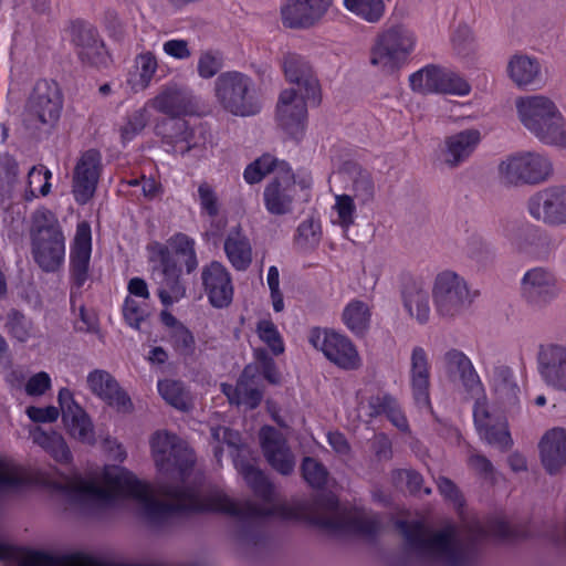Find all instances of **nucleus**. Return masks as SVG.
<instances>
[{
	"instance_id": "obj_2",
	"label": "nucleus",
	"mask_w": 566,
	"mask_h": 566,
	"mask_svg": "<svg viewBox=\"0 0 566 566\" xmlns=\"http://www.w3.org/2000/svg\"><path fill=\"white\" fill-rule=\"evenodd\" d=\"M397 527L409 549L421 557L443 566H465L472 554V542L485 538L489 534L505 537L509 525L496 522L486 530L480 523H473L462 535L455 527L432 531L419 522L399 521Z\"/></svg>"
},
{
	"instance_id": "obj_7",
	"label": "nucleus",
	"mask_w": 566,
	"mask_h": 566,
	"mask_svg": "<svg viewBox=\"0 0 566 566\" xmlns=\"http://www.w3.org/2000/svg\"><path fill=\"white\" fill-rule=\"evenodd\" d=\"M214 95L219 104L237 116H250L259 112L253 80L241 72L221 73L214 81Z\"/></svg>"
},
{
	"instance_id": "obj_33",
	"label": "nucleus",
	"mask_w": 566,
	"mask_h": 566,
	"mask_svg": "<svg viewBox=\"0 0 566 566\" xmlns=\"http://www.w3.org/2000/svg\"><path fill=\"white\" fill-rule=\"evenodd\" d=\"M410 386L415 402L421 408H430V365L426 350L420 346L411 352Z\"/></svg>"
},
{
	"instance_id": "obj_27",
	"label": "nucleus",
	"mask_w": 566,
	"mask_h": 566,
	"mask_svg": "<svg viewBox=\"0 0 566 566\" xmlns=\"http://www.w3.org/2000/svg\"><path fill=\"white\" fill-rule=\"evenodd\" d=\"M57 399L69 433L82 442L94 443L93 424L85 410L74 400L73 394L67 388H62Z\"/></svg>"
},
{
	"instance_id": "obj_26",
	"label": "nucleus",
	"mask_w": 566,
	"mask_h": 566,
	"mask_svg": "<svg viewBox=\"0 0 566 566\" xmlns=\"http://www.w3.org/2000/svg\"><path fill=\"white\" fill-rule=\"evenodd\" d=\"M286 80L296 85V91L304 94L308 102L317 104L321 99V86L310 63L301 55L289 53L283 60Z\"/></svg>"
},
{
	"instance_id": "obj_49",
	"label": "nucleus",
	"mask_w": 566,
	"mask_h": 566,
	"mask_svg": "<svg viewBox=\"0 0 566 566\" xmlns=\"http://www.w3.org/2000/svg\"><path fill=\"white\" fill-rule=\"evenodd\" d=\"M438 86L437 93L440 94L465 96L471 91V86L467 80L446 69H440Z\"/></svg>"
},
{
	"instance_id": "obj_36",
	"label": "nucleus",
	"mask_w": 566,
	"mask_h": 566,
	"mask_svg": "<svg viewBox=\"0 0 566 566\" xmlns=\"http://www.w3.org/2000/svg\"><path fill=\"white\" fill-rule=\"evenodd\" d=\"M223 249L229 262L237 271H245L252 263V247L240 227L229 231Z\"/></svg>"
},
{
	"instance_id": "obj_29",
	"label": "nucleus",
	"mask_w": 566,
	"mask_h": 566,
	"mask_svg": "<svg viewBox=\"0 0 566 566\" xmlns=\"http://www.w3.org/2000/svg\"><path fill=\"white\" fill-rule=\"evenodd\" d=\"M86 382L90 390L107 405L123 412L132 409L130 398L108 371L94 369L87 375Z\"/></svg>"
},
{
	"instance_id": "obj_34",
	"label": "nucleus",
	"mask_w": 566,
	"mask_h": 566,
	"mask_svg": "<svg viewBox=\"0 0 566 566\" xmlns=\"http://www.w3.org/2000/svg\"><path fill=\"white\" fill-rule=\"evenodd\" d=\"M150 106L159 113L171 117H181L193 111L191 94L176 84L166 86L150 101Z\"/></svg>"
},
{
	"instance_id": "obj_9",
	"label": "nucleus",
	"mask_w": 566,
	"mask_h": 566,
	"mask_svg": "<svg viewBox=\"0 0 566 566\" xmlns=\"http://www.w3.org/2000/svg\"><path fill=\"white\" fill-rule=\"evenodd\" d=\"M432 298L437 314L444 319L460 316L473 301L467 281L453 271H443L436 276Z\"/></svg>"
},
{
	"instance_id": "obj_62",
	"label": "nucleus",
	"mask_w": 566,
	"mask_h": 566,
	"mask_svg": "<svg viewBox=\"0 0 566 566\" xmlns=\"http://www.w3.org/2000/svg\"><path fill=\"white\" fill-rule=\"evenodd\" d=\"M334 209L338 216V223L343 228L347 229L354 223L356 207L352 196L346 193L336 196Z\"/></svg>"
},
{
	"instance_id": "obj_30",
	"label": "nucleus",
	"mask_w": 566,
	"mask_h": 566,
	"mask_svg": "<svg viewBox=\"0 0 566 566\" xmlns=\"http://www.w3.org/2000/svg\"><path fill=\"white\" fill-rule=\"evenodd\" d=\"M506 74L518 88L539 87L544 83L539 60L526 53H515L510 56Z\"/></svg>"
},
{
	"instance_id": "obj_13",
	"label": "nucleus",
	"mask_w": 566,
	"mask_h": 566,
	"mask_svg": "<svg viewBox=\"0 0 566 566\" xmlns=\"http://www.w3.org/2000/svg\"><path fill=\"white\" fill-rule=\"evenodd\" d=\"M526 207L536 222L548 227H564V185L536 191L528 198Z\"/></svg>"
},
{
	"instance_id": "obj_4",
	"label": "nucleus",
	"mask_w": 566,
	"mask_h": 566,
	"mask_svg": "<svg viewBox=\"0 0 566 566\" xmlns=\"http://www.w3.org/2000/svg\"><path fill=\"white\" fill-rule=\"evenodd\" d=\"M517 117L523 127L541 144L566 148V117L547 95L534 94L515 99Z\"/></svg>"
},
{
	"instance_id": "obj_64",
	"label": "nucleus",
	"mask_w": 566,
	"mask_h": 566,
	"mask_svg": "<svg viewBox=\"0 0 566 566\" xmlns=\"http://www.w3.org/2000/svg\"><path fill=\"white\" fill-rule=\"evenodd\" d=\"M268 285L271 291V300L273 310L275 312H282L284 310V301L283 294L280 291V279H279V270L276 266H271L268 273Z\"/></svg>"
},
{
	"instance_id": "obj_42",
	"label": "nucleus",
	"mask_w": 566,
	"mask_h": 566,
	"mask_svg": "<svg viewBox=\"0 0 566 566\" xmlns=\"http://www.w3.org/2000/svg\"><path fill=\"white\" fill-rule=\"evenodd\" d=\"M155 133L167 144L174 145L179 142H189L191 132L188 123L181 117H167L155 125Z\"/></svg>"
},
{
	"instance_id": "obj_3",
	"label": "nucleus",
	"mask_w": 566,
	"mask_h": 566,
	"mask_svg": "<svg viewBox=\"0 0 566 566\" xmlns=\"http://www.w3.org/2000/svg\"><path fill=\"white\" fill-rule=\"evenodd\" d=\"M233 462L253 493L264 503L235 502L222 491L216 490L205 496L202 509L226 513L237 517L240 522H248L254 531V522L274 513L275 490L265 474L250 461L238 455L234 457Z\"/></svg>"
},
{
	"instance_id": "obj_61",
	"label": "nucleus",
	"mask_w": 566,
	"mask_h": 566,
	"mask_svg": "<svg viewBox=\"0 0 566 566\" xmlns=\"http://www.w3.org/2000/svg\"><path fill=\"white\" fill-rule=\"evenodd\" d=\"M454 52L460 56H468L474 51V35L468 25H460L451 39Z\"/></svg>"
},
{
	"instance_id": "obj_15",
	"label": "nucleus",
	"mask_w": 566,
	"mask_h": 566,
	"mask_svg": "<svg viewBox=\"0 0 566 566\" xmlns=\"http://www.w3.org/2000/svg\"><path fill=\"white\" fill-rule=\"evenodd\" d=\"M102 171V156L88 149L80 157L74 171L72 191L77 203L85 205L94 196Z\"/></svg>"
},
{
	"instance_id": "obj_55",
	"label": "nucleus",
	"mask_w": 566,
	"mask_h": 566,
	"mask_svg": "<svg viewBox=\"0 0 566 566\" xmlns=\"http://www.w3.org/2000/svg\"><path fill=\"white\" fill-rule=\"evenodd\" d=\"M148 120L149 116L146 108H139L133 112L127 117L126 123L119 128L122 140L124 143L132 140L136 135L143 132Z\"/></svg>"
},
{
	"instance_id": "obj_28",
	"label": "nucleus",
	"mask_w": 566,
	"mask_h": 566,
	"mask_svg": "<svg viewBox=\"0 0 566 566\" xmlns=\"http://www.w3.org/2000/svg\"><path fill=\"white\" fill-rule=\"evenodd\" d=\"M72 40L82 63L99 67L106 64L107 54L97 30L85 23H77L72 29Z\"/></svg>"
},
{
	"instance_id": "obj_12",
	"label": "nucleus",
	"mask_w": 566,
	"mask_h": 566,
	"mask_svg": "<svg viewBox=\"0 0 566 566\" xmlns=\"http://www.w3.org/2000/svg\"><path fill=\"white\" fill-rule=\"evenodd\" d=\"M159 265L154 268L153 276L158 285L157 294L165 306H170L186 295V287L180 281L181 270L178 261L166 247L158 251Z\"/></svg>"
},
{
	"instance_id": "obj_57",
	"label": "nucleus",
	"mask_w": 566,
	"mask_h": 566,
	"mask_svg": "<svg viewBox=\"0 0 566 566\" xmlns=\"http://www.w3.org/2000/svg\"><path fill=\"white\" fill-rule=\"evenodd\" d=\"M135 67L138 73L142 87L146 88L158 69L155 54L149 51L138 54L135 57Z\"/></svg>"
},
{
	"instance_id": "obj_51",
	"label": "nucleus",
	"mask_w": 566,
	"mask_h": 566,
	"mask_svg": "<svg viewBox=\"0 0 566 566\" xmlns=\"http://www.w3.org/2000/svg\"><path fill=\"white\" fill-rule=\"evenodd\" d=\"M174 252L170 253L177 261L179 258L184 259V263L188 273L195 271L198 266V261L195 252V243L188 237L178 234L172 241Z\"/></svg>"
},
{
	"instance_id": "obj_43",
	"label": "nucleus",
	"mask_w": 566,
	"mask_h": 566,
	"mask_svg": "<svg viewBox=\"0 0 566 566\" xmlns=\"http://www.w3.org/2000/svg\"><path fill=\"white\" fill-rule=\"evenodd\" d=\"M344 324L355 334H363L369 326L370 308L359 300H353L343 312Z\"/></svg>"
},
{
	"instance_id": "obj_20",
	"label": "nucleus",
	"mask_w": 566,
	"mask_h": 566,
	"mask_svg": "<svg viewBox=\"0 0 566 566\" xmlns=\"http://www.w3.org/2000/svg\"><path fill=\"white\" fill-rule=\"evenodd\" d=\"M62 109V97L56 83L36 82L29 98V113L40 124L53 126Z\"/></svg>"
},
{
	"instance_id": "obj_24",
	"label": "nucleus",
	"mask_w": 566,
	"mask_h": 566,
	"mask_svg": "<svg viewBox=\"0 0 566 566\" xmlns=\"http://www.w3.org/2000/svg\"><path fill=\"white\" fill-rule=\"evenodd\" d=\"M259 437L269 464L282 475H290L295 468V457L282 432L265 426L261 428Z\"/></svg>"
},
{
	"instance_id": "obj_44",
	"label": "nucleus",
	"mask_w": 566,
	"mask_h": 566,
	"mask_svg": "<svg viewBox=\"0 0 566 566\" xmlns=\"http://www.w3.org/2000/svg\"><path fill=\"white\" fill-rule=\"evenodd\" d=\"M235 405L244 403L250 409L256 408L263 397L262 391L255 386L251 368H244L235 386Z\"/></svg>"
},
{
	"instance_id": "obj_38",
	"label": "nucleus",
	"mask_w": 566,
	"mask_h": 566,
	"mask_svg": "<svg viewBox=\"0 0 566 566\" xmlns=\"http://www.w3.org/2000/svg\"><path fill=\"white\" fill-rule=\"evenodd\" d=\"M32 441L41 447L49 453L56 462L70 463L72 461V453L61 433L51 430L44 431L42 428L36 427L30 431Z\"/></svg>"
},
{
	"instance_id": "obj_16",
	"label": "nucleus",
	"mask_w": 566,
	"mask_h": 566,
	"mask_svg": "<svg viewBox=\"0 0 566 566\" xmlns=\"http://www.w3.org/2000/svg\"><path fill=\"white\" fill-rule=\"evenodd\" d=\"M332 3L333 0H286L281 7L282 23L289 29H310L323 19Z\"/></svg>"
},
{
	"instance_id": "obj_54",
	"label": "nucleus",
	"mask_w": 566,
	"mask_h": 566,
	"mask_svg": "<svg viewBox=\"0 0 566 566\" xmlns=\"http://www.w3.org/2000/svg\"><path fill=\"white\" fill-rule=\"evenodd\" d=\"M482 439L489 444L506 451L511 448L513 441L505 423L490 424L479 431Z\"/></svg>"
},
{
	"instance_id": "obj_60",
	"label": "nucleus",
	"mask_w": 566,
	"mask_h": 566,
	"mask_svg": "<svg viewBox=\"0 0 566 566\" xmlns=\"http://www.w3.org/2000/svg\"><path fill=\"white\" fill-rule=\"evenodd\" d=\"M51 178V171L44 167H32L29 171V191L32 197H36L38 193L46 196L50 192L51 185L49 179Z\"/></svg>"
},
{
	"instance_id": "obj_8",
	"label": "nucleus",
	"mask_w": 566,
	"mask_h": 566,
	"mask_svg": "<svg viewBox=\"0 0 566 566\" xmlns=\"http://www.w3.org/2000/svg\"><path fill=\"white\" fill-rule=\"evenodd\" d=\"M499 178L506 186L538 185L554 172L552 160L536 151H521L506 157L497 167Z\"/></svg>"
},
{
	"instance_id": "obj_14",
	"label": "nucleus",
	"mask_w": 566,
	"mask_h": 566,
	"mask_svg": "<svg viewBox=\"0 0 566 566\" xmlns=\"http://www.w3.org/2000/svg\"><path fill=\"white\" fill-rule=\"evenodd\" d=\"M319 524L333 533L361 536H374L381 526L376 514H358L340 509L321 516Z\"/></svg>"
},
{
	"instance_id": "obj_53",
	"label": "nucleus",
	"mask_w": 566,
	"mask_h": 566,
	"mask_svg": "<svg viewBox=\"0 0 566 566\" xmlns=\"http://www.w3.org/2000/svg\"><path fill=\"white\" fill-rule=\"evenodd\" d=\"M170 343L174 349L184 357H190L196 349V342L191 332L185 325H178L170 332Z\"/></svg>"
},
{
	"instance_id": "obj_19",
	"label": "nucleus",
	"mask_w": 566,
	"mask_h": 566,
	"mask_svg": "<svg viewBox=\"0 0 566 566\" xmlns=\"http://www.w3.org/2000/svg\"><path fill=\"white\" fill-rule=\"evenodd\" d=\"M521 295L534 307L545 306L557 295L556 276L543 266L528 270L521 280Z\"/></svg>"
},
{
	"instance_id": "obj_10",
	"label": "nucleus",
	"mask_w": 566,
	"mask_h": 566,
	"mask_svg": "<svg viewBox=\"0 0 566 566\" xmlns=\"http://www.w3.org/2000/svg\"><path fill=\"white\" fill-rule=\"evenodd\" d=\"M150 448L157 467L161 471L178 470L185 475L195 464V454L188 444L168 431H157L150 439Z\"/></svg>"
},
{
	"instance_id": "obj_17",
	"label": "nucleus",
	"mask_w": 566,
	"mask_h": 566,
	"mask_svg": "<svg viewBox=\"0 0 566 566\" xmlns=\"http://www.w3.org/2000/svg\"><path fill=\"white\" fill-rule=\"evenodd\" d=\"M307 97L295 88L284 90L279 97L276 117L280 126L293 138H300L307 118Z\"/></svg>"
},
{
	"instance_id": "obj_5",
	"label": "nucleus",
	"mask_w": 566,
	"mask_h": 566,
	"mask_svg": "<svg viewBox=\"0 0 566 566\" xmlns=\"http://www.w3.org/2000/svg\"><path fill=\"white\" fill-rule=\"evenodd\" d=\"M32 254L36 264L45 272L60 269L65 256V237L56 216L41 208L32 216Z\"/></svg>"
},
{
	"instance_id": "obj_31",
	"label": "nucleus",
	"mask_w": 566,
	"mask_h": 566,
	"mask_svg": "<svg viewBox=\"0 0 566 566\" xmlns=\"http://www.w3.org/2000/svg\"><path fill=\"white\" fill-rule=\"evenodd\" d=\"M539 457L545 471L555 475L566 465V429L547 430L538 442Z\"/></svg>"
},
{
	"instance_id": "obj_40",
	"label": "nucleus",
	"mask_w": 566,
	"mask_h": 566,
	"mask_svg": "<svg viewBox=\"0 0 566 566\" xmlns=\"http://www.w3.org/2000/svg\"><path fill=\"white\" fill-rule=\"evenodd\" d=\"M349 172L352 179L350 196L353 199L356 200L359 206H366L373 202L376 197V185L371 174L357 165H350Z\"/></svg>"
},
{
	"instance_id": "obj_21",
	"label": "nucleus",
	"mask_w": 566,
	"mask_h": 566,
	"mask_svg": "<svg viewBox=\"0 0 566 566\" xmlns=\"http://www.w3.org/2000/svg\"><path fill=\"white\" fill-rule=\"evenodd\" d=\"M448 377L458 380L468 398L483 396L484 387L471 359L461 350L451 348L443 355Z\"/></svg>"
},
{
	"instance_id": "obj_58",
	"label": "nucleus",
	"mask_w": 566,
	"mask_h": 566,
	"mask_svg": "<svg viewBox=\"0 0 566 566\" xmlns=\"http://www.w3.org/2000/svg\"><path fill=\"white\" fill-rule=\"evenodd\" d=\"M321 240V226L313 219L303 221L297 228L296 243L302 249H313Z\"/></svg>"
},
{
	"instance_id": "obj_45",
	"label": "nucleus",
	"mask_w": 566,
	"mask_h": 566,
	"mask_svg": "<svg viewBox=\"0 0 566 566\" xmlns=\"http://www.w3.org/2000/svg\"><path fill=\"white\" fill-rule=\"evenodd\" d=\"M282 165L286 164L284 161H277V159L270 154H265L248 165L243 176L248 184H258L270 172H275L276 175L281 174Z\"/></svg>"
},
{
	"instance_id": "obj_23",
	"label": "nucleus",
	"mask_w": 566,
	"mask_h": 566,
	"mask_svg": "<svg viewBox=\"0 0 566 566\" xmlns=\"http://www.w3.org/2000/svg\"><path fill=\"white\" fill-rule=\"evenodd\" d=\"M481 140V132L476 128H468L447 136L440 148L442 164L450 169L462 166L474 154Z\"/></svg>"
},
{
	"instance_id": "obj_35",
	"label": "nucleus",
	"mask_w": 566,
	"mask_h": 566,
	"mask_svg": "<svg viewBox=\"0 0 566 566\" xmlns=\"http://www.w3.org/2000/svg\"><path fill=\"white\" fill-rule=\"evenodd\" d=\"M18 566H112L93 556L74 553L69 555H51L41 552L30 553L24 556Z\"/></svg>"
},
{
	"instance_id": "obj_6",
	"label": "nucleus",
	"mask_w": 566,
	"mask_h": 566,
	"mask_svg": "<svg viewBox=\"0 0 566 566\" xmlns=\"http://www.w3.org/2000/svg\"><path fill=\"white\" fill-rule=\"evenodd\" d=\"M416 43V34L408 25L392 24L375 38L370 49V64L382 73L394 74L408 61Z\"/></svg>"
},
{
	"instance_id": "obj_63",
	"label": "nucleus",
	"mask_w": 566,
	"mask_h": 566,
	"mask_svg": "<svg viewBox=\"0 0 566 566\" xmlns=\"http://www.w3.org/2000/svg\"><path fill=\"white\" fill-rule=\"evenodd\" d=\"M198 197L201 208L210 217H216L219 213L218 196L210 184L203 181L199 185Z\"/></svg>"
},
{
	"instance_id": "obj_22",
	"label": "nucleus",
	"mask_w": 566,
	"mask_h": 566,
	"mask_svg": "<svg viewBox=\"0 0 566 566\" xmlns=\"http://www.w3.org/2000/svg\"><path fill=\"white\" fill-rule=\"evenodd\" d=\"M296 195L294 175L287 165L281 166V174L275 175L264 188V205L266 210L275 216L287 214Z\"/></svg>"
},
{
	"instance_id": "obj_18",
	"label": "nucleus",
	"mask_w": 566,
	"mask_h": 566,
	"mask_svg": "<svg viewBox=\"0 0 566 566\" xmlns=\"http://www.w3.org/2000/svg\"><path fill=\"white\" fill-rule=\"evenodd\" d=\"M536 358L542 380L555 390L566 391V346L555 343L542 344Z\"/></svg>"
},
{
	"instance_id": "obj_59",
	"label": "nucleus",
	"mask_w": 566,
	"mask_h": 566,
	"mask_svg": "<svg viewBox=\"0 0 566 566\" xmlns=\"http://www.w3.org/2000/svg\"><path fill=\"white\" fill-rule=\"evenodd\" d=\"M223 66V59L219 52L216 51H206L202 52L198 60V74L202 78H211Z\"/></svg>"
},
{
	"instance_id": "obj_32",
	"label": "nucleus",
	"mask_w": 566,
	"mask_h": 566,
	"mask_svg": "<svg viewBox=\"0 0 566 566\" xmlns=\"http://www.w3.org/2000/svg\"><path fill=\"white\" fill-rule=\"evenodd\" d=\"M91 251V228L87 222H81L71 250V275L76 287H82L88 280Z\"/></svg>"
},
{
	"instance_id": "obj_56",
	"label": "nucleus",
	"mask_w": 566,
	"mask_h": 566,
	"mask_svg": "<svg viewBox=\"0 0 566 566\" xmlns=\"http://www.w3.org/2000/svg\"><path fill=\"white\" fill-rule=\"evenodd\" d=\"M8 332L19 342H27L31 337L32 323L22 313L12 310L8 314Z\"/></svg>"
},
{
	"instance_id": "obj_52",
	"label": "nucleus",
	"mask_w": 566,
	"mask_h": 566,
	"mask_svg": "<svg viewBox=\"0 0 566 566\" xmlns=\"http://www.w3.org/2000/svg\"><path fill=\"white\" fill-rule=\"evenodd\" d=\"M256 332L260 339L265 343L274 355L284 352V343L273 322L263 319L258 323Z\"/></svg>"
},
{
	"instance_id": "obj_46",
	"label": "nucleus",
	"mask_w": 566,
	"mask_h": 566,
	"mask_svg": "<svg viewBox=\"0 0 566 566\" xmlns=\"http://www.w3.org/2000/svg\"><path fill=\"white\" fill-rule=\"evenodd\" d=\"M158 391L167 403L178 410H187L189 408V395L182 382L172 379H165L158 382Z\"/></svg>"
},
{
	"instance_id": "obj_37",
	"label": "nucleus",
	"mask_w": 566,
	"mask_h": 566,
	"mask_svg": "<svg viewBox=\"0 0 566 566\" xmlns=\"http://www.w3.org/2000/svg\"><path fill=\"white\" fill-rule=\"evenodd\" d=\"M492 390L496 402L504 409L517 405L520 387L514 379L513 371L505 365L494 367L492 375Z\"/></svg>"
},
{
	"instance_id": "obj_25",
	"label": "nucleus",
	"mask_w": 566,
	"mask_h": 566,
	"mask_svg": "<svg viewBox=\"0 0 566 566\" xmlns=\"http://www.w3.org/2000/svg\"><path fill=\"white\" fill-rule=\"evenodd\" d=\"M203 290L213 307H227L233 298V284L228 269L218 261L205 265L201 271Z\"/></svg>"
},
{
	"instance_id": "obj_48",
	"label": "nucleus",
	"mask_w": 566,
	"mask_h": 566,
	"mask_svg": "<svg viewBox=\"0 0 566 566\" xmlns=\"http://www.w3.org/2000/svg\"><path fill=\"white\" fill-rule=\"evenodd\" d=\"M347 10L367 22H378L385 12L384 0H344Z\"/></svg>"
},
{
	"instance_id": "obj_50",
	"label": "nucleus",
	"mask_w": 566,
	"mask_h": 566,
	"mask_svg": "<svg viewBox=\"0 0 566 566\" xmlns=\"http://www.w3.org/2000/svg\"><path fill=\"white\" fill-rule=\"evenodd\" d=\"M301 471L304 480L314 489H322L326 485L328 471L323 463L314 458L305 457L302 461Z\"/></svg>"
},
{
	"instance_id": "obj_11",
	"label": "nucleus",
	"mask_w": 566,
	"mask_h": 566,
	"mask_svg": "<svg viewBox=\"0 0 566 566\" xmlns=\"http://www.w3.org/2000/svg\"><path fill=\"white\" fill-rule=\"evenodd\" d=\"M310 344L321 350L337 367L354 370L360 366V357L352 340L334 331L314 327L308 335Z\"/></svg>"
},
{
	"instance_id": "obj_47",
	"label": "nucleus",
	"mask_w": 566,
	"mask_h": 566,
	"mask_svg": "<svg viewBox=\"0 0 566 566\" xmlns=\"http://www.w3.org/2000/svg\"><path fill=\"white\" fill-rule=\"evenodd\" d=\"M440 69L436 65H427L412 73L409 77L411 88L421 94L437 93Z\"/></svg>"
},
{
	"instance_id": "obj_41",
	"label": "nucleus",
	"mask_w": 566,
	"mask_h": 566,
	"mask_svg": "<svg viewBox=\"0 0 566 566\" xmlns=\"http://www.w3.org/2000/svg\"><path fill=\"white\" fill-rule=\"evenodd\" d=\"M511 243L520 251H527L541 244L549 245L551 237L545 232L527 224L515 223L509 231Z\"/></svg>"
},
{
	"instance_id": "obj_1",
	"label": "nucleus",
	"mask_w": 566,
	"mask_h": 566,
	"mask_svg": "<svg viewBox=\"0 0 566 566\" xmlns=\"http://www.w3.org/2000/svg\"><path fill=\"white\" fill-rule=\"evenodd\" d=\"M60 489L72 504L84 510L104 507L120 496L132 497L138 501L144 514L153 522H159L175 513L200 509L195 490L165 485L160 488L164 500H157L147 484L120 468L105 472L104 485L74 475L62 482Z\"/></svg>"
},
{
	"instance_id": "obj_39",
	"label": "nucleus",
	"mask_w": 566,
	"mask_h": 566,
	"mask_svg": "<svg viewBox=\"0 0 566 566\" xmlns=\"http://www.w3.org/2000/svg\"><path fill=\"white\" fill-rule=\"evenodd\" d=\"M403 306L410 317L419 324H426L430 318L431 307L428 292L417 283L405 286L402 292Z\"/></svg>"
}]
</instances>
